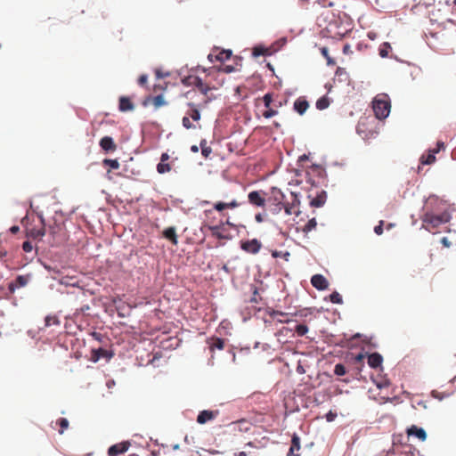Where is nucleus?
I'll list each match as a JSON object with an SVG mask.
<instances>
[{
  "label": "nucleus",
  "mask_w": 456,
  "mask_h": 456,
  "mask_svg": "<svg viewBox=\"0 0 456 456\" xmlns=\"http://www.w3.org/2000/svg\"><path fill=\"white\" fill-rule=\"evenodd\" d=\"M452 219V215L448 211H444L439 215L433 213H426L423 217V227L432 233H436L438 228L442 224L449 223Z\"/></svg>",
  "instance_id": "1"
},
{
  "label": "nucleus",
  "mask_w": 456,
  "mask_h": 456,
  "mask_svg": "<svg viewBox=\"0 0 456 456\" xmlns=\"http://www.w3.org/2000/svg\"><path fill=\"white\" fill-rule=\"evenodd\" d=\"M181 82L183 85L186 86H194L198 88V90L208 99L205 100V102H208L210 98L208 97V93L212 90L216 89V86H210L208 83L204 82L201 78H200L197 76L194 75H189L185 76L183 77H181Z\"/></svg>",
  "instance_id": "2"
},
{
  "label": "nucleus",
  "mask_w": 456,
  "mask_h": 456,
  "mask_svg": "<svg viewBox=\"0 0 456 456\" xmlns=\"http://www.w3.org/2000/svg\"><path fill=\"white\" fill-rule=\"evenodd\" d=\"M37 218V224L26 225V236L34 240H41L46 232L45 219L42 214H38Z\"/></svg>",
  "instance_id": "3"
},
{
  "label": "nucleus",
  "mask_w": 456,
  "mask_h": 456,
  "mask_svg": "<svg viewBox=\"0 0 456 456\" xmlns=\"http://www.w3.org/2000/svg\"><path fill=\"white\" fill-rule=\"evenodd\" d=\"M386 95L376 97L373 101V111L379 119L386 118L390 112V102L386 99Z\"/></svg>",
  "instance_id": "4"
},
{
  "label": "nucleus",
  "mask_w": 456,
  "mask_h": 456,
  "mask_svg": "<svg viewBox=\"0 0 456 456\" xmlns=\"http://www.w3.org/2000/svg\"><path fill=\"white\" fill-rule=\"evenodd\" d=\"M240 206V203L238 202L236 200H232L229 202H223V201H217L213 204V209H208L204 211V214L206 216H208L213 213V210L217 211L221 214L223 216H226L225 210L226 209H233L236 208H239Z\"/></svg>",
  "instance_id": "5"
},
{
  "label": "nucleus",
  "mask_w": 456,
  "mask_h": 456,
  "mask_svg": "<svg viewBox=\"0 0 456 456\" xmlns=\"http://www.w3.org/2000/svg\"><path fill=\"white\" fill-rule=\"evenodd\" d=\"M266 193L263 191H252L248 195V202L257 208H265L266 204Z\"/></svg>",
  "instance_id": "6"
},
{
  "label": "nucleus",
  "mask_w": 456,
  "mask_h": 456,
  "mask_svg": "<svg viewBox=\"0 0 456 456\" xmlns=\"http://www.w3.org/2000/svg\"><path fill=\"white\" fill-rule=\"evenodd\" d=\"M32 279L30 273L24 275H18L15 280L11 281L8 285V290L10 293H14L16 289L26 287Z\"/></svg>",
  "instance_id": "7"
},
{
  "label": "nucleus",
  "mask_w": 456,
  "mask_h": 456,
  "mask_svg": "<svg viewBox=\"0 0 456 456\" xmlns=\"http://www.w3.org/2000/svg\"><path fill=\"white\" fill-rule=\"evenodd\" d=\"M262 248V243L257 239L240 241V248L249 254H257Z\"/></svg>",
  "instance_id": "8"
},
{
  "label": "nucleus",
  "mask_w": 456,
  "mask_h": 456,
  "mask_svg": "<svg viewBox=\"0 0 456 456\" xmlns=\"http://www.w3.org/2000/svg\"><path fill=\"white\" fill-rule=\"evenodd\" d=\"M113 352L100 347L92 349L90 360L94 362H97L102 358H104L107 361H109L113 357Z\"/></svg>",
  "instance_id": "9"
},
{
  "label": "nucleus",
  "mask_w": 456,
  "mask_h": 456,
  "mask_svg": "<svg viewBox=\"0 0 456 456\" xmlns=\"http://www.w3.org/2000/svg\"><path fill=\"white\" fill-rule=\"evenodd\" d=\"M299 199L297 195L294 192H291V202L290 203H284L282 206L285 209V212L287 215H299V210H296L295 208L299 206Z\"/></svg>",
  "instance_id": "10"
},
{
  "label": "nucleus",
  "mask_w": 456,
  "mask_h": 456,
  "mask_svg": "<svg viewBox=\"0 0 456 456\" xmlns=\"http://www.w3.org/2000/svg\"><path fill=\"white\" fill-rule=\"evenodd\" d=\"M157 80L159 81L153 86V92L158 94L159 92H163L167 89V84L166 82H161V79L168 77L169 72L162 73L160 69H156L155 70Z\"/></svg>",
  "instance_id": "11"
},
{
  "label": "nucleus",
  "mask_w": 456,
  "mask_h": 456,
  "mask_svg": "<svg viewBox=\"0 0 456 456\" xmlns=\"http://www.w3.org/2000/svg\"><path fill=\"white\" fill-rule=\"evenodd\" d=\"M130 446L129 442H122L119 444H116L111 445L108 450L109 456H118L119 454L125 453Z\"/></svg>",
  "instance_id": "12"
},
{
  "label": "nucleus",
  "mask_w": 456,
  "mask_h": 456,
  "mask_svg": "<svg viewBox=\"0 0 456 456\" xmlns=\"http://www.w3.org/2000/svg\"><path fill=\"white\" fill-rule=\"evenodd\" d=\"M311 283L318 290H324L329 287L328 280L322 274H314L311 278Z\"/></svg>",
  "instance_id": "13"
},
{
  "label": "nucleus",
  "mask_w": 456,
  "mask_h": 456,
  "mask_svg": "<svg viewBox=\"0 0 456 456\" xmlns=\"http://www.w3.org/2000/svg\"><path fill=\"white\" fill-rule=\"evenodd\" d=\"M231 56H232L231 50H221V51H218V53L216 54L214 53H210L208 55V59L210 62H214V61L224 62V61L230 59Z\"/></svg>",
  "instance_id": "14"
},
{
  "label": "nucleus",
  "mask_w": 456,
  "mask_h": 456,
  "mask_svg": "<svg viewBox=\"0 0 456 456\" xmlns=\"http://www.w3.org/2000/svg\"><path fill=\"white\" fill-rule=\"evenodd\" d=\"M218 411H208L204 410L201 411L198 417H197V422L199 424H205L208 421L213 420L216 419V417L218 415Z\"/></svg>",
  "instance_id": "15"
},
{
  "label": "nucleus",
  "mask_w": 456,
  "mask_h": 456,
  "mask_svg": "<svg viewBox=\"0 0 456 456\" xmlns=\"http://www.w3.org/2000/svg\"><path fill=\"white\" fill-rule=\"evenodd\" d=\"M301 449L300 437L297 434H293L291 437V444L287 456H300L299 451Z\"/></svg>",
  "instance_id": "16"
},
{
  "label": "nucleus",
  "mask_w": 456,
  "mask_h": 456,
  "mask_svg": "<svg viewBox=\"0 0 456 456\" xmlns=\"http://www.w3.org/2000/svg\"><path fill=\"white\" fill-rule=\"evenodd\" d=\"M271 193H272V196L269 199V200H273V204H275L277 207H279V209H281V207L284 205V203H283L284 195H283L282 191L276 187H273L271 189Z\"/></svg>",
  "instance_id": "17"
},
{
  "label": "nucleus",
  "mask_w": 456,
  "mask_h": 456,
  "mask_svg": "<svg viewBox=\"0 0 456 456\" xmlns=\"http://www.w3.org/2000/svg\"><path fill=\"white\" fill-rule=\"evenodd\" d=\"M101 148L106 152H113L117 150V144L110 136H104L100 141Z\"/></svg>",
  "instance_id": "18"
},
{
  "label": "nucleus",
  "mask_w": 456,
  "mask_h": 456,
  "mask_svg": "<svg viewBox=\"0 0 456 456\" xmlns=\"http://www.w3.org/2000/svg\"><path fill=\"white\" fill-rule=\"evenodd\" d=\"M406 432L409 436H415L420 441H425L427 439L426 431L423 428H419L415 425H412L411 427H410Z\"/></svg>",
  "instance_id": "19"
},
{
  "label": "nucleus",
  "mask_w": 456,
  "mask_h": 456,
  "mask_svg": "<svg viewBox=\"0 0 456 456\" xmlns=\"http://www.w3.org/2000/svg\"><path fill=\"white\" fill-rule=\"evenodd\" d=\"M208 344L209 346L210 352H214L216 349L223 350L224 348V339L220 338H210L208 340Z\"/></svg>",
  "instance_id": "20"
},
{
  "label": "nucleus",
  "mask_w": 456,
  "mask_h": 456,
  "mask_svg": "<svg viewBox=\"0 0 456 456\" xmlns=\"http://www.w3.org/2000/svg\"><path fill=\"white\" fill-rule=\"evenodd\" d=\"M309 107L308 102L304 97L297 98L294 102V110L303 115Z\"/></svg>",
  "instance_id": "21"
},
{
  "label": "nucleus",
  "mask_w": 456,
  "mask_h": 456,
  "mask_svg": "<svg viewBox=\"0 0 456 456\" xmlns=\"http://www.w3.org/2000/svg\"><path fill=\"white\" fill-rule=\"evenodd\" d=\"M368 364L371 368H378L381 366L383 357L379 353H372L367 355Z\"/></svg>",
  "instance_id": "22"
},
{
  "label": "nucleus",
  "mask_w": 456,
  "mask_h": 456,
  "mask_svg": "<svg viewBox=\"0 0 456 456\" xmlns=\"http://www.w3.org/2000/svg\"><path fill=\"white\" fill-rule=\"evenodd\" d=\"M118 109L122 112L129 111L134 110V104L130 98L126 96H121L119 98Z\"/></svg>",
  "instance_id": "23"
},
{
  "label": "nucleus",
  "mask_w": 456,
  "mask_h": 456,
  "mask_svg": "<svg viewBox=\"0 0 456 456\" xmlns=\"http://www.w3.org/2000/svg\"><path fill=\"white\" fill-rule=\"evenodd\" d=\"M439 152V149L429 151L427 155H423L420 158V162L423 165H430L436 161V154Z\"/></svg>",
  "instance_id": "24"
},
{
  "label": "nucleus",
  "mask_w": 456,
  "mask_h": 456,
  "mask_svg": "<svg viewBox=\"0 0 456 456\" xmlns=\"http://www.w3.org/2000/svg\"><path fill=\"white\" fill-rule=\"evenodd\" d=\"M326 201V193L322 191L318 194L315 198L312 199L310 201V205L314 208H321L324 205Z\"/></svg>",
  "instance_id": "25"
},
{
  "label": "nucleus",
  "mask_w": 456,
  "mask_h": 456,
  "mask_svg": "<svg viewBox=\"0 0 456 456\" xmlns=\"http://www.w3.org/2000/svg\"><path fill=\"white\" fill-rule=\"evenodd\" d=\"M390 50H391L390 44L387 42H384L383 44H381L379 45V54L382 58H387V57H388V53H389Z\"/></svg>",
  "instance_id": "26"
},
{
  "label": "nucleus",
  "mask_w": 456,
  "mask_h": 456,
  "mask_svg": "<svg viewBox=\"0 0 456 456\" xmlns=\"http://www.w3.org/2000/svg\"><path fill=\"white\" fill-rule=\"evenodd\" d=\"M60 324L61 321L56 315H48L45 319V327L59 326Z\"/></svg>",
  "instance_id": "27"
},
{
  "label": "nucleus",
  "mask_w": 456,
  "mask_h": 456,
  "mask_svg": "<svg viewBox=\"0 0 456 456\" xmlns=\"http://www.w3.org/2000/svg\"><path fill=\"white\" fill-rule=\"evenodd\" d=\"M208 230L211 232L213 237L217 239H225L226 237L220 232L219 225H209Z\"/></svg>",
  "instance_id": "28"
},
{
  "label": "nucleus",
  "mask_w": 456,
  "mask_h": 456,
  "mask_svg": "<svg viewBox=\"0 0 456 456\" xmlns=\"http://www.w3.org/2000/svg\"><path fill=\"white\" fill-rule=\"evenodd\" d=\"M330 101L328 97L322 96L316 102V108L320 110H325L329 107Z\"/></svg>",
  "instance_id": "29"
},
{
  "label": "nucleus",
  "mask_w": 456,
  "mask_h": 456,
  "mask_svg": "<svg viewBox=\"0 0 456 456\" xmlns=\"http://www.w3.org/2000/svg\"><path fill=\"white\" fill-rule=\"evenodd\" d=\"M150 99L152 101V103L156 108H159V107L167 104V102L164 101V97L161 94H157L156 96L150 98Z\"/></svg>",
  "instance_id": "30"
},
{
  "label": "nucleus",
  "mask_w": 456,
  "mask_h": 456,
  "mask_svg": "<svg viewBox=\"0 0 456 456\" xmlns=\"http://www.w3.org/2000/svg\"><path fill=\"white\" fill-rule=\"evenodd\" d=\"M56 424L59 425L60 429L59 433L61 435L64 433V431L69 428V421L65 418H61L56 421Z\"/></svg>",
  "instance_id": "31"
},
{
  "label": "nucleus",
  "mask_w": 456,
  "mask_h": 456,
  "mask_svg": "<svg viewBox=\"0 0 456 456\" xmlns=\"http://www.w3.org/2000/svg\"><path fill=\"white\" fill-rule=\"evenodd\" d=\"M187 116L191 118L192 120L194 121H199L200 118V111L194 108V107H191L188 112H187Z\"/></svg>",
  "instance_id": "32"
},
{
  "label": "nucleus",
  "mask_w": 456,
  "mask_h": 456,
  "mask_svg": "<svg viewBox=\"0 0 456 456\" xmlns=\"http://www.w3.org/2000/svg\"><path fill=\"white\" fill-rule=\"evenodd\" d=\"M200 148H201V154L205 157V158H208L210 153L212 152V149L207 145V141L206 140H202L200 142Z\"/></svg>",
  "instance_id": "33"
},
{
  "label": "nucleus",
  "mask_w": 456,
  "mask_h": 456,
  "mask_svg": "<svg viewBox=\"0 0 456 456\" xmlns=\"http://www.w3.org/2000/svg\"><path fill=\"white\" fill-rule=\"evenodd\" d=\"M316 225H317V222H316L315 218H312V219H310V220L307 222V224L304 226V228H303V232H304L305 233H308V232H310L312 230L315 229Z\"/></svg>",
  "instance_id": "34"
},
{
  "label": "nucleus",
  "mask_w": 456,
  "mask_h": 456,
  "mask_svg": "<svg viewBox=\"0 0 456 456\" xmlns=\"http://www.w3.org/2000/svg\"><path fill=\"white\" fill-rule=\"evenodd\" d=\"M103 165L109 166L112 169L119 168V162L117 159H105L103 160Z\"/></svg>",
  "instance_id": "35"
},
{
  "label": "nucleus",
  "mask_w": 456,
  "mask_h": 456,
  "mask_svg": "<svg viewBox=\"0 0 456 456\" xmlns=\"http://www.w3.org/2000/svg\"><path fill=\"white\" fill-rule=\"evenodd\" d=\"M295 331L297 336L302 337L305 336L308 331V327L305 324H298L296 326Z\"/></svg>",
  "instance_id": "36"
},
{
  "label": "nucleus",
  "mask_w": 456,
  "mask_h": 456,
  "mask_svg": "<svg viewBox=\"0 0 456 456\" xmlns=\"http://www.w3.org/2000/svg\"><path fill=\"white\" fill-rule=\"evenodd\" d=\"M321 53L323 55V57L327 60V63L329 65H334L335 64V61L330 56L329 50H328L327 47H322L321 49Z\"/></svg>",
  "instance_id": "37"
},
{
  "label": "nucleus",
  "mask_w": 456,
  "mask_h": 456,
  "mask_svg": "<svg viewBox=\"0 0 456 456\" xmlns=\"http://www.w3.org/2000/svg\"><path fill=\"white\" fill-rule=\"evenodd\" d=\"M330 299L334 304H342L343 303L341 295L337 291H334L333 293L330 294Z\"/></svg>",
  "instance_id": "38"
},
{
  "label": "nucleus",
  "mask_w": 456,
  "mask_h": 456,
  "mask_svg": "<svg viewBox=\"0 0 456 456\" xmlns=\"http://www.w3.org/2000/svg\"><path fill=\"white\" fill-rule=\"evenodd\" d=\"M157 170L159 174H164L170 170V166L168 163L159 162L157 166Z\"/></svg>",
  "instance_id": "39"
},
{
  "label": "nucleus",
  "mask_w": 456,
  "mask_h": 456,
  "mask_svg": "<svg viewBox=\"0 0 456 456\" xmlns=\"http://www.w3.org/2000/svg\"><path fill=\"white\" fill-rule=\"evenodd\" d=\"M346 367L341 364V363H338L335 365L334 367V373L338 376H343L346 374Z\"/></svg>",
  "instance_id": "40"
},
{
  "label": "nucleus",
  "mask_w": 456,
  "mask_h": 456,
  "mask_svg": "<svg viewBox=\"0 0 456 456\" xmlns=\"http://www.w3.org/2000/svg\"><path fill=\"white\" fill-rule=\"evenodd\" d=\"M268 50L265 49L263 46H256L253 49V55L256 57L265 55L267 53Z\"/></svg>",
  "instance_id": "41"
},
{
  "label": "nucleus",
  "mask_w": 456,
  "mask_h": 456,
  "mask_svg": "<svg viewBox=\"0 0 456 456\" xmlns=\"http://www.w3.org/2000/svg\"><path fill=\"white\" fill-rule=\"evenodd\" d=\"M60 230H61V226L58 224L49 225V227H48V232L50 235L53 236V239H55V236L59 232Z\"/></svg>",
  "instance_id": "42"
},
{
  "label": "nucleus",
  "mask_w": 456,
  "mask_h": 456,
  "mask_svg": "<svg viewBox=\"0 0 456 456\" xmlns=\"http://www.w3.org/2000/svg\"><path fill=\"white\" fill-rule=\"evenodd\" d=\"M272 256L274 258L284 257L286 260H288L289 256H290V254L289 252H282V251L274 250V251L272 252Z\"/></svg>",
  "instance_id": "43"
},
{
  "label": "nucleus",
  "mask_w": 456,
  "mask_h": 456,
  "mask_svg": "<svg viewBox=\"0 0 456 456\" xmlns=\"http://www.w3.org/2000/svg\"><path fill=\"white\" fill-rule=\"evenodd\" d=\"M268 110L263 112V117L265 118H271L272 117L278 114V111L276 110L271 109L270 107L267 108Z\"/></svg>",
  "instance_id": "44"
},
{
  "label": "nucleus",
  "mask_w": 456,
  "mask_h": 456,
  "mask_svg": "<svg viewBox=\"0 0 456 456\" xmlns=\"http://www.w3.org/2000/svg\"><path fill=\"white\" fill-rule=\"evenodd\" d=\"M34 248V246L30 241H24L22 244V249L26 253H31Z\"/></svg>",
  "instance_id": "45"
},
{
  "label": "nucleus",
  "mask_w": 456,
  "mask_h": 456,
  "mask_svg": "<svg viewBox=\"0 0 456 456\" xmlns=\"http://www.w3.org/2000/svg\"><path fill=\"white\" fill-rule=\"evenodd\" d=\"M264 104L265 108H269L273 102V96L271 94H266L263 97Z\"/></svg>",
  "instance_id": "46"
},
{
  "label": "nucleus",
  "mask_w": 456,
  "mask_h": 456,
  "mask_svg": "<svg viewBox=\"0 0 456 456\" xmlns=\"http://www.w3.org/2000/svg\"><path fill=\"white\" fill-rule=\"evenodd\" d=\"M383 225H384V221L380 220L379 222V224L374 227V232L377 235H381L383 233Z\"/></svg>",
  "instance_id": "47"
},
{
  "label": "nucleus",
  "mask_w": 456,
  "mask_h": 456,
  "mask_svg": "<svg viewBox=\"0 0 456 456\" xmlns=\"http://www.w3.org/2000/svg\"><path fill=\"white\" fill-rule=\"evenodd\" d=\"M147 81H148V77L147 75H141L138 78V84L142 86H145L147 84Z\"/></svg>",
  "instance_id": "48"
},
{
  "label": "nucleus",
  "mask_w": 456,
  "mask_h": 456,
  "mask_svg": "<svg viewBox=\"0 0 456 456\" xmlns=\"http://www.w3.org/2000/svg\"><path fill=\"white\" fill-rule=\"evenodd\" d=\"M183 125L186 127V128H191L192 126V124L191 123V120H190V118L188 116H185L183 118Z\"/></svg>",
  "instance_id": "49"
},
{
  "label": "nucleus",
  "mask_w": 456,
  "mask_h": 456,
  "mask_svg": "<svg viewBox=\"0 0 456 456\" xmlns=\"http://www.w3.org/2000/svg\"><path fill=\"white\" fill-rule=\"evenodd\" d=\"M273 319L278 318V316L287 317V314L280 312V311H273L271 314Z\"/></svg>",
  "instance_id": "50"
},
{
  "label": "nucleus",
  "mask_w": 456,
  "mask_h": 456,
  "mask_svg": "<svg viewBox=\"0 0 456 456\" xmlns=\"http://www.w3.org/2000/svg\"><path fill=\"white\" fill-rule=\"evenodd\" d=\"M365 358V355L363 354H358L355 357H354V362L355 363H361L362 362L363 359Z\"/></svg>",
  "instance_id": "51"
},
{
  "label": "nucleus",
  "mask_w": 456,
  "mask_h": 456,
  "mask_svg": "<svg viewBox=\"0 0 456 456\" xmlns=\"http://www.w3.org/2000/svg\"><path fill=\"white\" fill-rule=\"evenodd\" d=\"M163 235L165 238L171 240V227H167L164 230Z\"/></svg>",
  "instance_id": "52"
},
{
  "label": "nucleus",
  "mask_w": 456,
  "mask_h": 456,
  "mask_svg": "<svg viewBox=\"0 0 456 456\" xmlns=\"http://www.w3.org/2000/svg\"><path fill=\"white\" fill-rule=\"evenodd\" d=\"M255 220H256L257 223H262V222H264V216H263L261 213H257V214H256V216H255Z\"/></svg>",
  "instance_id": "53"
},
{
  "label": "nucleus",
  "mask_w": 456,
  "mask_h": 456,
  "mask_svg": "<svg viewBox=\"0 0 456 456\" xmlns=\"http://www.w3.org/2000/svg\"><path fill=\"white\" fill-rule=\"evenodd\" d=\"M441 243L447 248L450 247V245H451V242L449 241V240L446 237L442 238Z\"/></svg>",
  "instance_id": "54"
},
{
  "label": "nucleus",
  "mask_w": 456,
  "mask_h": 456,
  "mask_svg": "<svg viewBox=\"0 0 456 456\" xmlns=\"http://www.w3.org/2000/svg\"><path fill=\"white\" fill-rule=\"evenodd\" d=\"M20 231V227L17 226V225H13L10 228V232L12 233V234H15L17 233L18 232Z\"/></svg>",
  "instance_id": "55"
},
{
  "label": "nucleus",
  "mask_w": 456,
  "mask_h": 456,
  "mask_svg": "<svg viewBox=\"0 0 456 456\" xmlns=\"http://www.w3.org/2000/svg\"><path fill=\"white\" fill-rule=\"evenodd\" d=\"M226 73L232 72L234 70V68L232 66L227 65L223 69Z\"/></svg>",
  "instance_id": "56"
},
{
  "label": "nucleus",
  "mask_w": 456,
  "mask_h": 456,
  "mask_svg": "<svg viewBox=\"0 0 456 456\" xmlns=\"http://www.w3.org/2000/svg\"><path fill=\"white\" fill-rule=\"evenodd\" d=\"M388 386V382L387 380H384L380 383H377V387H379V388H382V387H386Z\"/></svg>",
  "instance_id": "57"
},
{
  "label": "nucleus",
  "mask_w": 456,
  "mask_h": 456,
  "mask_svg": "<svg viewBox=\"0 0 456 456\" xmlns=\"http://www.w3.org/2000/svg\"><path fill=\"white\" fill-rule=\"evenodd\" d=\"M89 305H86L81 306L79 309H77V311H79L80 313H85L86 311L89 310Z\"/></svg>",
  "instance_id": "58"
},
{
  "label": "nucleus",
  "mask_w": 456,
  "mask_h": 456,
  "mask_svg": "<svg viewBox=\"0 0 456 456\" xmlns=\"http://www.w3.org/2000/svg\"><path fill=\"white\" fill-rule=\"evenodd\" d=\"M92 336H93V338H95L96 340H99V341L101 340V337H102V335H101L100 333H98V332H93V333H92Z\"/></svg>",
  "instance_id": "59"
},
{
  "label": "nucleus",
  "mask_w": 456,
  "mask_h": 456,
  "mask_svg": "<svg viewBox=\"0 0 456 456\" xmlns=\"http://www.w3.org/2000/svg\"><path fill=\"white\" fill-rule=\"evenodd\" d=\"M349 52H351L350 45H345L344 47H343V53H348Z\"/></svg>",
  "instance_id": "60"
},
{
  "label": "nucleus",
  "mask_w": 456,
  "mask_h": 456,
  "mask_svg": "<svg viewBox=\"0 0 456 456\" xmlns=\"http://www.w3.org/2000/svg\"><path fill=\"white\" fill-rule=\"evenodd\" d=\"M169 159V156L167 153H163L161 156V162H166Z\"/></svg>",
  "instance_id": "61"
},
{
  "label": "nucleus",
  "mask_w": 456,
  "mask_h": 456,
  "mask_svg": "<svg viewBox=\"0 0 456 456\" xmlns=\"http://www.w3.org/2000/svg\"><path fill=\"white\" fill-rule=\"evenodd\" d=\"M191 151L192 152H195V153H196V152H198V151H199V147H198L197 145H192V146L191 147Z\"/></svg>",
  "instance_id": "62"
},
{
  "label": "nucleus",
  "mask_w": 456,
  "mask_h": 456,
  "mask_svg": "<svg viewBox=\"0 0 456 456\" xmlns=\"http://www.w3.org/2000/svg\"><path fill=\"white\" fill-rule=\"evenodd\" d=\"M222 270H224V271L225 273H230V269H229V267L227 266V265H224L222 266Z\"/></svg>",
  "instance_id": "63"
},
{
  "label": "nucleus",
  "mask_w": 456,
  "mask_h": 456,
  "mask_svg": "<svg viewBox=\"0 0 456 456\" xmlns=\"http://www.w3.org/2000/svg\"><path fill=\"white\" fill-rule=\"evenodd\" d=\"M456 382V376L452 378V379L449 382V387H451Z\"/></svg>",
  "instance_id": "64"
}]
</instances>
